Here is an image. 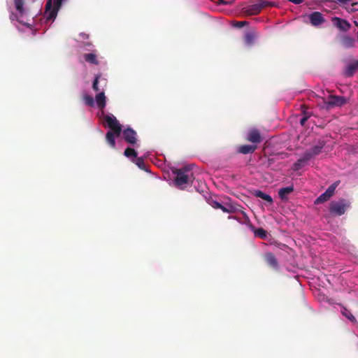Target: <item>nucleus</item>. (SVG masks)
Segmentation results:
<instances>
[{
    "instance_id": "18",
    "label": "nucleus",
    "mask_w": 358,
    "mask_h": 358,
    "mask_svg": "<svg viewBox=\"0 0 358 358\" xmlns=\"http://www.w3.org/2000/svg\"><path fill=\"white\" fill-rule=\"evenodd\" d=\"M115 133L114 131H108L106 133V141L107 143L112 148H115L116 143H115V138H116Z\"/></svg>"
},
{
    "instance_id": "12",
    "label": "nucleus",
    "mask_w": 358,
    "mask_h": 358,
    "mask_svg": "<svg viewBox=\"0 0 358 358\" xmlns=\"http://www.w3.org/2000/svg\"><path fill=\"white\" fill-rule=\"evenodd\" d=\"M334 21L336 26L341 31H346L350 28V24L345 20L334 17Z\"/></svg>"
},
{
    "instance_id": "4",
    "label": "nucleus",
    "mask_w": 358,
    "mask_h": 358,
    "mask_svg": "<svg viewBox=\"0 0 358 358\" xmlns=\"http://www.w3.org/2000/svg\"><path fill=\"white\" fill-rule=\"evenodd\" d=\"M105 121L107 123L108 127L110 128V131H114L116 136H120L122 133V126L113 115H106L104 117Z\"/></svg>"
},
{
    "instance_id": "6",
    "label": "nucleus",
    "mask_w": 358,
    "mask_h": 358,
    "mask_svg": "<svg viewBox=\"0 0 358 358\" xmlns=\"http://www.w3.org/2000/svg\"><path fill=\"white\" fill-rule=\"evenodd\" d=\"M122 136L124 141L131 145H134L137 141V134L131 128H127L122 131Z\"/></svg>"
},
{
    "instance_id": "1",
    "label": "nucleus",
    "mask_w": 358,
    "mask_h": 358,
    "mask_svg": "<svg viewBox=\"0 0 358 358\" xmlns=\"http://www.w3.org/2000/svg\"><path fill=\"white\" fill-rule=\"evenodd\" d=\"M173 173L176 175L174 182L178 187L182 189L187 185L192 184L194 175L189 168L176 169L173 171Z\"/></svg>"
},
{
    "instance_id": "27",
    "label": "nucleus",
    "mask_w": 358,
    "mask_h": 358,
    "mask_svg": "<svg viewBox=\"0 0 358 358\" xmlns=\"http://www.w3.org/2000/svg\"><path fill=\"white\" fill-rule=\"evenodd\" d=\"M315 156L313 155L310 150L306 151L301 158L299 159V162H306L313 158Z\"/></svg>"
},
{
    "instance_id": "26",
    "label": "nucleus",
    "mask_w": 358,
    "mask_h": 358,
    "mask_svg": "<svg viewBox=\"0 0 358 358\" xmlns=\"http://www.w3.org/2000/svg\"><path fill=\"white\" fill-rule=\"evenodd\" d=\"M262 10L266 7H275L277 3L274 1H269L266 0H257Z\"/></svg>"
},
{
    "instance_id": "7",
    "label": "nucleus",
    "mask_w": 358,
    "mask_h": 358,
    "mask_svg": "<svg viewBox=\"0 0 358 358\" xmlns=\"http://www.w3.org/2000/svg\"><path fill=\"white\" fill-rule=\"evenodd\" d=\"M247 141L253 143H259L262 141V136L260 131L257 129H252L248 131L247 136Z\"/></svg>"
},
{
    "instance_id": "35",
    "label": "nucleus",
    "mask_w": 358,
    "mask_h": 358,
    "mask_svg": "<svg viewBox=\"0 0 358 358\" xmlns=\"http://www.w3.org/2000/svg\"><path fill=\"white\" fill-rule=\"evenodd\" d=\"M308 118H309V115H304L303 117L300 120L301 125L304 126L306 122L308 120Z\"/></svg>"
},
{
    "instance_id": "34",
    "label": "nucleus",
    "mask_w": 358,
    "mask_h": 358,
    "mask_svg": "<svg viewBox=\"0 0 358 358\" xmlns=\"http://www.w3.org/2000/svg\"><path fill=\"white\" fill-rule=\"evenodd\" d=\"M249 23L247 21H237L235 22L234 26L238 28H241L245 25H248Z\"/></svg>"
},
{
    "instance_id": "32",
    "label": "nucleus",
    "mask_w": 358,
    "mask_h": 358,
    "mask_svg": "<svg viewBox=\"0 0 358 358\" xmlns=\"http://www.w3.org/2000/svg\"><path fill=\"white\" fill-rule=\"evenodd\" d=\"M84 101L85 104L88 106H94V100L92 96L89 95H85L83 97Z\"/></svg>"
},
{
    "instance_id": "5",
    "label": "nucleus",
    "mask_w": 358,
    "mask_h": 358,
    "mask_svg": "<svg viewBox=\"0 0 358 358\" xmlns=\"http://www.w3.org/2000/svg\"><path fill=\"white\" fill-rule=\"evenodd\" d=\"M347 103L346 99L341 96L331 95L329 100L325 101L327 109H330L335 106H342Z\"/></svg>"
},
{
    "instance_id": "42",
    "label": "nucleus",
    "mask_w": 358,
    "mask_h": 358,
    "mask_svg": "<svg viewBox=\"0 0 358 358\" xmlns=\"http://www.w3.org/2000/svg\"><path fill=\"white\" fill-rule=\"evenodd\" d=\"M229 219H234V220H236L238 221V219L236 217H231V216H229Z\"/></svg>"
},
{
    "instance_id": "22",
    "label": "nucleus",
    "mask_w": 358,
    "mask_h": 358,
    "mask_svg": "<svg viewBox=\"0 0 358 358\" xmlns=\"http://www.w3.org/2000/svg\"><path fill=\"white\" fill-rule=\"evenodd\" d=\"M257 37L255 31L247 32L245 35V42L248 45H252Z\"/></svg>"
},
{
    "instance_id": "38",
    "label": "nucleus",
    "mask_w": 358,
    "mask_h": 358,
    "mask_svg": "<svg viewBox=\"0 0 358 358\" xmlns=\"http://www.w3.org/2000/svg\"><path fill=\"white\" fill-rule=\"evenodd\" d=\"M220 210H222L224 213H229V207L228 205L224 206L222 204L221 205V208H220Z\"/></svg>"
},
{
    "instance_id": "40",
    "label": "nucleus",
    "mask_w": 358,
    "mask_h": 358,
    "mask_svg": "<svg viewBox=\"0 0 358 358\" xmlns=\"http://www.w3.org/2000/svg\"><path fill=\"white\" fill-rule=\"evenodd\" d=\"M83 46H92V43L91 42H86V43H83Z\"/></svg>"
},
{
    "instance_id": "9",
    "label": "nucleus",
    "mask_w": 358,
    "mask_h": 358,
    "mask_svg": "<svg viewBox=\"0 0 358 358\" xmlns=\"http://www.w3.org/2000/svg\"><path fill=\"white\" fill-rule=\"evenodd\" d=\"M229 213H241L244 219L245 222H250V218L247 215V214L243 210V207H241L240 205L238 204H229Z\"/></svg>"
},
{
    "instance_id": "2",
    "label": "nucleus",
    "mask_w": 358,
    "mask_h": 358,
    "mask_svg": "<svg viewBox=\"0 0 358 358\" xmlns=\"http://www.w3.org/2000/svg\"><path fill=\"white\" fill-rule=\"evenodd\" d=\"M64 1V0H48L45 10V16L47 21L54 20L56 18L57 13Z\"/></svg>"
},
{
    "instance_id": "37",
    "label": "nucleus",
    "mask_w": 358,
    "mask_h": 358,
    "mask_svg": "<svg viewBox=\"0 0 358 358\" xmlns=\"http://www.w3.org/2000/svg\"><path fill=\"white\" fill-rule=\"evenodd\" d=\"M10 19L11 20H17L19 22H20V23L22 22V21L19 19V17H18L16 15H15V14H13V13H12V14L10 15Z\"/></svg>"
},
{
    "instance_id": "41",
    "label": "nucleus",
    "mask_w": 358,
    "mask_h": 358,
    "mask_svg": "<svg viewBox=\"0 0 358 358\" xmlns=\"http://www.w3.org/2000/svg\"><path fill=\"white\" fill-rule=\"evenodd\" d=\"M302 163L303 162H299V159H298L297 162L294 164V166L295 167H300Z\"/></svg>"
},
{
    "instance_id": "23",
    "label": "nucleus",
    "mask_w": 358,
    "mask_h": 358,
    "mask_svg": "<svg viewBox=\"0 0 358 358\" xmlns=\"http://www.w3.org/2000/svg\"><path fill=\"white\" fill-rule=\"evenodd\" d=\"M15 7L22 17L24 13V0H14Z\"/></svg>"
},
{
    "instance_id": "30",
    "label": "nucleus",
    "mask_w": 358,
    "mask_h": 358,
    "mask_svg": "<svg viewBox=\"0 0 358 358\" xmlns=\"http://www.w3.org/2000/svg\"><path fill=\"white\" fill-rule=\"evenodd\" d=\"M124 155L127 157H133L134 158H136V157H137V152H136V150L134 148H126L124 152Z\"/></svg>"
},
{
    "instance_id": "36",
    "label": "nucleus",
    "mask_w": 358,
    "mask_h": 358,
    "mask_svg": "<svg viewBox=\"0 0 358 358\" xmlns=\"http://www.w3.org/2000/svg\"><path fill=\"white\" fill-rule=\"evenodd\" d=\"M221 203L217 202V201H213L211 206L213 208H215V209H220V208H221Z\"/></svg>"
},
{
    "instance_id": "25",
    "label": "nucleus",
    "mask_w": 358,
    "mask_h": 358,
    "mask_svg": "<svg viewBox=\"0 0 358 358\" xmlns=\"http://www.w3.org/2000/svg\"><path fill=\"white\" fill-rule=\"evenodd\" d=\"M85 60L90 64H98L99 62L96 55L94 53H87L84 55Z\"/></svg>"
},
{
    "instance_id": "29",
    "label": "nucleus",
    "mask_w": 358,
    "mask_h": 358,
    "mask_svg": "<svg viewBox=\"0 0 358 358\" xmlns=\"http://www.w3.org/2000/svg\"><path fill=\"white\" fill-rule=\"evenodd\" d=\"M340 181H336L333 184H331L325 191L326 193H327L331 197L334 194L336 188L338 187Z\"/></svg>"
},
{
    "instance_id": "13",
    "label": "nucleus",
    "mask_w": 358,
    "mask_h": 358,
    "mask_svg": "<svg viewBox=\"0 0 358 358\" xmlns=\"http://www.w3.org/2000/svg\"><path fill=\"white\" fill-rule=\"evenodd\" d=\"M264 259L266 263L273 268L278 269V262L275 255L271 252H267L265 254Z\"/></svg>"
},
{
    "instance_id": "14",
    "label": "nucleus",
    "mask_w": 358,
    "mask_h": 358,
    "mask_svg": "<svg viewBox=\"0 0 358 358\" xmlns=\"http://www.w3.org/2000/svg\"><path fill=\"white\" fill-rule=\"evenodd\" d=\"M294 192V186L291 185L289 187H283L279 189L278 195L281 200L287 201L288 200V194H291Z\"/></svg>"
},
{
    "instance_id": "39",
    "label": "nucleus",
    "mask_w": 358,
    "mask_h": 358,
    "mask_svg": "<svg viewBox=\"0 0 358 358\" xmlns=\"http://www.w3.org/2000/svg\"><path fill=\"white\" fill-rule=\"evenodd\" d=\"M80 36L83 40H87V39L89 38V35L87 34H85V33H80Z\"/></svg>"
},
{
    "instance_id": "8",
    "label": "nucleus",
    "mask_w": 358,
    "mask_h": 358,
    "mask_svg": "<svg viewBox=\"0 0 358 358\" xmlns=\"http://www.w3.org/2000/svg\"><path fill=\"white\" fill-rule=\"evenodd\" d=\"M262 10L261 6H259L257 0L254 4L249 5L243 8V12L248 15H255L259 14Z\"/></svg>"
},
{
    "instance_id": "31",
    "label": "nucleus",
    "mask_w": 358,
    "mask_h": 358,
    "mask_svg": "<svg viewBox=\"0 0 358 358\" xmlns=\"http://www.w3.org/2000/svg\"><path fill=\"white\" fill-rule=\"evenodd\" d=\"M136 164L142 170L147 171L146 164L142 157H137L136 159Z\"/></svg>"
},
{
    "instance_id": "10",
    "label": "nucleus",
    "mask_w": 358,
    "mask_h": 358,
    "mask_svg": "<svg viewBox=\"0 0 358 358\" xmlns=\"http://www.w3.org/2000/svg\"><path fill=\"white\" fill-rule=\"evenodd\" d=\"M252 194L254 196H256V197H258V198H260V199L264 200L269 205H272L273 203V200L269 194H267L259 189H254L252 192Z\"/></svg>"
},
{
    "instance_id": "3",
    "label": "nucleus",
    "mask_w": 358,
    "mask_h": 358,
    "mask_svg": "<svg viewBox=\"0 0 358 358\" xmlns=\"http://www.w3.org/2000/svg\"><path fill=\"white\" fill-rule=\"evenodd\" d=\"M350 207V203L344 199L337 201H331L329 204V212L334 215L341 216L345 214L347 208Z\"/></svg>"
},
{
    "instance_id": "43",
    "label": "nucleus",
    "mask_w": 358,
    "mask_h": 358,
    "mask_svg": "<svg viewBox=\"0 0 358 358\" xmlns=\"http://www.w3.org/2000/svg\"><path fill=\"white\" fill-rule=\"evenodd\" d=\"M357 38H358V31H357Z\"/></svg>"
},
{
    "instance_id": "21",
    "label": "nucleus",
    "mask_w": 358,
    "mask_h": 358,
    "mask_svg": "<svg viewBox=\"0 0 358 358\" xmlns=\"http://www.w3.org/2000/svg\"><path fill=\"white\" fill-rule=\"evenodd\" d=\"M341 312V314L344 317L348 318L351 322H352L354 324L357 323V320H356L355 317L352 315L351 311L350 310H348L347 308L342 306Z\"/></svg>"
},
{
    "instance_id": "24",
    "label": "nucleus",
    "mask_w": 358,
    "mask_h": 358,
    "mask_svg": "<svg viewBox=\"0 0 358 358\" xmlns=\"http://www.w3.org/2000/svg\"><path fill=\"white\" fill-rule=\"evenodd\" d=\"M324 146V143L323 141H321V142H319L317 145L313 146L309 150L311 151V152L313 153V155L314 156H316L321 152Z\"/></svg>"
},
{
    "instance_id": "33",
    "label": "nucleus",
    "mask_w": 358,
    "mask_h": 358,
    "mask_svg": "<svg viewBox=\"0 0 358 358\" xmlns=\"http://www.w3.org/2000/svg\"><path fill=\"white\" fill-rule=\"evenodd\" d=\"M101 77V75H96L94 79L93 83H92V88L94 91L98 92L100 90L99 87V80Z\"/></svg>"
},
{
    "instance_id": "19",
    "label": "nucleus",
    "mask_w": 358,
    "mask_h": 358,
    "mask_svg": "<svg viewBox=\"0 0 358 358\" xmlns=\"http://www.w3.org/2000/svg\"><path fill=\"white\" fill-rule=\"evenodd\" d=\"M341 43L345 48H352L355 45V39L348 36H344L341 39Z\"/></svg>"
},
{
    "instance_id": "16",
    "label": "nucleus",
    "mask_w": 358,
    "mask_h": 358,
    "mask_svg": "<svg viewBox=\"0 0 358 358\" xmlns=\"http://www.w3.org/2000/svg\"><path fill=\"white\" fill-rule=\"evenodd\" d=\"M106 96L103 92H101L95 96V100L98 108L103 110L106 107Z\"/></svg>"
},
{
    "instance_id": "17",
    "label": "nucleus",
    "mask_w": 358,
    "mask_h": 358,
    "mask_svg": "<svg viewBox=\"0 0 358 358\" xmlns=\"http://www.w3.org/2000/svg\"><path fill=\"white\" fill-rule=\"evenodd\" d=\"M257 149L256 145H243L238 148V152L241 154H250L253 153Z\"/></svg>"
},
{
    "instance_id": "15",
    "label": "nucleus",
    "mask_w": 358,
    "mask_h": 358,
    "mask_svg": "<svg viewBox=\"0 0 358 358\" xmlns=\"http://www.w3.org/2000/svg\"><path fill=\"white\" fill-rule=\"evenodd\" d=\"M358 70V60L349 64L345 71L347 77H352Z\"/></svg>"
},
{
    "instance_id": "28",
    "label": "nucleus",
    "mask_w": 358,
    "mask_h": 358,
    "mask_svg": "<svg viewBox=\"0 0 358 358\" xmlns=\"http://www.w3.org/2000/svg\"><path fill=\"white\" fill-rule=\"evenodd\" d=\"M331 196L325 192L318 196L315 201V204H320L328 201Z\"/></svg>"
},
{
    "instance_id": "11",
    "label": "nucleus",
    "mask_w": 358,
    "mask_h": 358,
    "mask_svg": "<svg viewBox=\"0 0 358 358\" xmlns=\"http://www.w3.org/2000/svg\"><path fill=\"white\" fill-rule=\"evenodd\" d=\"M310 20L313 25L318 26L324 22V19L320 12H313L310 15Z\"/></svg>"
},
{
    "instance_id": "20",
    "label": "nucleus",
    "mask_w": 358,
    "mask_h": 358,
    "mask_svg": "<svg viewBox=\"0 0 358 358\" xmlns=\"http://www.w3.org/2000/svg\"><path fill=\"white\" fill-rule=\"evenodd\" d=\"M248 223L250 224V227H251V229L254 231L255 236H257L262 239H265L266 238L267 232L266 230H264L262 228L255 229L254 226L250 223V222Z\"/></svg>"
}]
</instances>
